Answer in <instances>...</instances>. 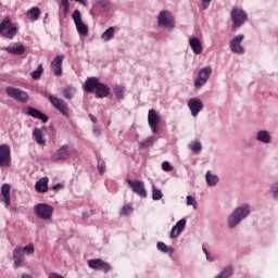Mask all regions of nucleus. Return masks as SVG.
I'll list each match as a JSON object with an SVG mask.
<instances>
[{"label": "nucleus", "instance_id": "c03bdc74", "mask_svg": "<svg viewBox=\"0 0 278 278\" xmlns=\"http://www.w3.org/2000/svg\"><path fill=\"white\" fill-rule=\"evenodd\" d=\"M98 169L100 175H103L105 173V162H98Z\"/></svg>", "mask_w": 278, "mask_h": 278}, {"label": "nucleus", "instance_id": "f03ea898", "mask_svg": "<svg viewBox=\"0 0 278 278\" xmlns=\"http://www.w3.org/2000/svg\"><path fill=\"white\" fill-rule=\"evenodd\" d=\"M23 253H26V255H34V243H29L24 248L16 247V249L13 251L14 268H20V266H23V260H25Z\"/></svg>", "mask_w": 278, "mask_h": 278}, {"label": "nucleus", "instance_id": "a18cd8bd", "mask_svg": "<svg viewBox=\"0 0 278 278\" xmlns=\"http://www.w3.org/2000/svg\"><path fill=\"white\" fill-rule=\"evenodd\" d=\"M211 3H212V0H202L203 10H207V8H210Z\"/></svg>", "mask_w": 278, "mask_h": 278}, {"label": "nucleus", "instance_id": "9d476101", "mask_svg": "<svg viewBox=\"0 0 278 278\" xmlns=\"http://www.w3.org/2000/svg\"><path fill=\"white\" fill-rule=\"evenodd\" d=\"M72 18L76 25L79 36H88V25L81 21V12L79 10H75L72 14Z\"/></svg>", "mask_w": 278, "mask_h": 278}, {"label": "nucleus", "instance_id": "f8f14e48", "mask_svg": "<svg viewBox=\"0 0 278 278\" xmlns=\"http://www.w3.org/2000/svg\"><path fill=\"white\" fill-rule=\"evenodd\" d=\"M210 75H212V67H204L199 71L198 78L194 80L195 88H201L207 84V79H210Z\"/></svg>", "mask_w": 278, "mask_h": 278}, {"label": "nucleus", "instance_id": "79ce46f5", "mask_svg": "<svg viewBox=\"0 0 278 278\" xmlns=\"http://www.w3.org/2000/svg\"><path fill=\"white\" fill-rule=\"evenodd\" d=\"M156 248L159 251H162V253H168V245H166L164 242H159Z\"/></svg>", "mask_w": 278, "mask_h": 278}, {"label": "nucleus", "instance_id": "423d86ee", "mask_svg": "<svg viewBox=\"0 0 278 278\" xmlns=\"http://www.w3.org/2000/svg\"><path fill=\"white\" fill-rule=\"evenodd\" d=\"M49 101L51 105L54 106V110H58L60 114H62L63 116H68V114H71V109H68V103H66V101H64L63 99H60L54 96H49Z\"/></svg>", "mask_w": 278, "mask_h": 278}, {"label": "nucleus", "instance_id": "5fc2aeb1", "mask_svg": "<svg viewBox=\"0 0 278 278\" xmlns=\"http://www.w3.org/2000/svg\"><path fill=\"white\" fill-rule=\"evenodd\" d=\"M49 16V13H46V18Z\"/></svg>", "mask_w": 278, "mask_h": 278}, {"label": "nucleus", "instance_id": "dca6fc26", "mask_svg": "<svg viewBox=\"0 0 278 278\" xmlns=\"http://www.w3.org/2000/svg\"><path fill=\"white\" fill-rule=\"evenodd\" d=\"M188 108L191 112V116H199V112L203 110V101L198 98L190 99L188 101Z\"/></svg>", "mask_w": 278, "mask_h": 278}, {"label": "nucleus", "instance_id": "0eeeda50", "mask_svg": "<svg viewBox=\"0 0 278 278\" xmlns=\"http://www.w3.org/2000/svg\"><path fill=\"white\" fill-rule=\"evenodd\" d=\"M160 27H167V29L175 28V17L168 11H161L157 17Z\"/></svg>", "mask_w": 278, "mask_h": 278}, {"label": "nucleus", "instance_id": "7c9ffc66", "mask_svg": "<svg viewBox=\"0 0 278 278\" xmlns=\"http://www.w3.org/2000/svg\"><path fill=\"white\" fill-rule=\"evenodd\" d=\"M205 179H206V184L207 186H216V184H218V176L212 174V172H206V176H205Z\"/></svg>", "mask_w": 278, "mask_h": 278}, {"label": "nucleus", "instance_id": "e433bc0d", "mask_svg": "<svg viewBox=\"0 0 278 278\" xmlns=\"http://www.w3.org/2000/svg\"><path fill=\"white\" fill-rule=\"evenodd\" d=\"M164 197V193H162V190L157 189L155 185L152 186V199L153 201H160Z\"/></svg>", "mask_w": 278, "mask_h": 278}, {"label": "nucleus", "instance_id": "6ab92c4d", "mask_svg": "<svg viewBox=\"0 0 278 278\" xmlns=\"http://www.w3.org/2000/svg\"><path fill=\"white\" fill-rule=\"evenodd\" d=\"M100 81L97 77H89L86 79L84 84V90L85 92H94L99 86Z\"/></svg>", "mask_w": 278, "mask_h": 278}, {"label": "nucleus", "instance_id": "c85d7f7f", "mask_svg": "<svg viewBox=\"0 0 278 278\" xmlns=\"http://www.w3.org/2000/svg\"><path fill=\"white\" fill-rule=\"evenodd\" d=\"M18 34V27L11 26L7 31L2 33L3 38H8L9 40H13V38Z\"/></svg>", "mask_w": 278, "mask_h": 278}, {"label": "nucleus", "instance_id": "393cba45", "mask_svg": "<svg viewBox=\"0 0 278 278\" xmlns=\"http://www.w3.org/2000/svg\"><path fill=\"white\" fill-rule=\"evenodd\" d=\"M33 138H35V141L37 144H47V139H45V134L42 132V129L40 128H35L33 130Z\"/></svg>", "mask_w": 278, "mask_h": 278}, {"label": "nucleus", "instance_id": "ddd939ff", "mask_svg": "<svg viewBox=\"0 0 278 278\" xmlns=\"http://www.w3.org/2000/svg\"><path fill=\"white\" fill-rule=\"evenodd\" d=\"M71 157V148L65 144L62 146L54 154L51 155L52 162L65 161Z\"/></svg>", "mask_w": 278, "mask_h": 278}, {"label": "nucleus", "instance_id": "a878e982", "mask_svg": "<svg viewBox=\"0 0 278 278\" xmlns=\"http://www.w3.org/2000/svg\"><path fill=\"white\" fill-rule=\"evenodd\" d=\"M26 16L29 21H38V18H40V9L38 7H33L26 12Z\"/></svg>", "mask_w": 278, "mask_h": 278}, {"label": "nucleus", "instance_id": "6e6552de", "mask_svg": "<svg viewBox=\"0 0 278 278\" xmlns=\"http://www.w3.org/2000/svg\"><path fill=\"white\" fill-rule=\"evenodd\" d=\"M5 92L8 97H11V99L18 101L20 103H27V99H29V96H27V92L18 88L7 87Z\"/></svg>", "mask_w": 278, "mask_h": 278}, {"label": "nucleus", "instance_id": "f704fd0d", "mask_svg": "<svg viewBox=\"0 0 278 278\" xmlns=\"http://www.w3.org/2000/svg\"><path fill=\"white\" fill-rule=\"evenodd\" d=\"M12 27V21H10L9 17H5L1 23H0V34H4L5 29H10Z\"/></svg>", "mask_w": 278, "mask_h": 278}, {"label": "nucleus", "instance_id": "603ef678", "mask_svg": "<svg viewBox=\"0 0 278 278\" xmlns=\"http://www.w3.org/2000/svg\"><path fill=\"white\" fill-rule=\"evenodd\" d=\"M98 3L100 5H108V1L106 0H98Z\"/></svg>", "mask_w": 278, "mask_h": 278}, {"label": "nucleus", "instance_id": "b1692460", "mask_svg": "<svg viewBox=\"0 0 278 278\" xmlns=\"http://www.w3.org/2000/svg\"><path fill=\"white\" fill-rule=\"evenodd\" d=\"M189 45L195 55H201V53H203V45H201V40H199V38L193 37L189 39Z\"/></svg>", "mask_w": 278, "mask_h": 278}, {"label": "nucleus", "instance_id": "4c0bfd02", "mask_svg": "<svg viewBox=\"0 0 278 278\" xmlns=\"http://www.w3.org/2000/svg\"><path fill=\"white\" fill-rule=\"evenodd\" d=\"M60 8H63L64 16H67L71 10V3L68 2V0H61Z\"/></svg>", "mask_w": 278, "mask_h": 278}, {"label": "nucleus", "instance_id": "4be33fe9", "mask_svg": "<svg viewBox=\"0 0 278 278\" xmlns=\"http://www.w3.org/2000/svg\"><path fill=\"white\" fill-rule=\"evenodd\" d=\"M35 189L37 192L40 194H45L46 192H49V178L48 177H42L40 178L36 185Z\"/></svg>", "mask_w": 278, "mask_h": 278}, {"label": "nucleus", "instance_id": "bb28decb", "mask_svg": "<svg viewBox=\"0 0 278 278\" xmlns=\"http://www.w3.org/2000/svg\"><path fill=\"white\" fill-rule=\"evenodd\" d=\"M5 51L8 53H11L12 55H23V53H25V46L20 45V46L8 47Z\"/></svg>", "mask_w": 278, "mask_h": 278}, {"label": "nucleus", "instance_id": "2eb2a0df", "mask_svg": "<svg viewBox=\"0 0 278 278\" xmlns=\"http://www.w3.org/2000/svg\"><path fill=\"white\" fill-rule=\"evenodd\" d=\"M244 40V35H237L230 40L229 47L232 53H244V47H242V41Z\"/></svg>", "mask_w": 278, "mask_h": 278}, {"label": "nucleus", "instance_id": "3c124183", "mask_svg": "<svg viewBox=\"0 0 278 278\" xmlns=\"http://www.w3.org/2000/svg\"><path fill=\"white\" fill-rule=\"evenodd\" d=\"M93 134H96V136H101V129L93 128Z\"/></svg>", "mask_w": 278, "mask_h": 278}, {"label": "nucleus", "instance_id": "5701e85b", "mask_svg": "<svg viewBox=\"0 0 278 278\" xmlns=\"http://www.w3.org/2000/svg\"><path fill=\"white\" fill-rule=\"evenodd\" d=\"M186 229V219H180L170 230V238H179V233Z\"/></svg>", "mask_w": 278, "mask_h": 278}, {"label": "nucleus", "instance_id": "2f4dec72", "mask_svg": "<svg viewBox=\"0 0 278 278\" xmlns=\"http://www.w3.org/2000/svg\"><path fill=\"white\" fill-rule=\"evenodd\" d=\"M233 275V267H225L215 278H229Z\"/></svg>", "mask_w": 278, "mask_h": 278}, {"label": "nucleus", "instance_id": "37998d69", "mask_svg": "<svg viewBox=\"0 0 278 278\" xmlns=\"http://www.w3.org/2000/svg\"><path fill=\"white\" fill-rule=\"evenodd\" d=\"M187 205H193L194 208H197V200L192 195L187 197Z\"/></svg>", "mask_w": 278, "mask_h": 278}, {"label": "nucleus", "instance_id": "8fccbe9b", "mask_svg": "<svg viewBox=\"0 0 278 278\" xmlns=\"http://www.w3.org/2000/svg\"><path fill=\"white\" fill-rule=\"evenodd\" d=\"M60 188H64L62 184H56L52 187V190H60Z\"/></svg>", "mask_w": 278, "mask_h": 278}, {"label": "nucleus", "instance_id": "4468645a", "mask_svg": "<svg viewBox=\"0 0 278 278\" xmlns=\"http://www.w3.org/2000/svg\"><path fill=\"white\" fill-rule=\"evenodd\" d=\"M148 123L152 134H157V127L160 126V115L155 110L151 109L148 112Z\"/></svg>", "mask_w": 278, "mask_h": 278}, {"label": "nucleus", "instance_id": "c9c22d12", "mask_svg": "<svg viewBox=\"0 0 278 278\" xmlns=\"http://www.w3.org/2000/svg\"><path fill=\"white\" fill-rule=\"evenodd\" d=\"M42 73H45V68L42 67V64H39L37 70L30 73V77L31 79H40Z\"/></svg>", "mask_w": 278, "mask_h": 278}, {"label": "nucleus", "instance_id": "864d4df0", "mask_svg": "<svg viewBox=\"0 0 278 278\" xmlns=\"http://www.w3.org/2000/svg\"><path fill=\"white\" fill-rule=\"evenodd\" d=\"M89 118L91 123H97V117H94L93 115H89Z\"/></svg>", "mask_w": 278, "mask_h": 278}, {"label": "nucleus", "instance_id": "cd10ccee", "mask_svg": "<svg viewBox=\"0 0 278 278\" xmlns=\"http://www.w3.org/2000/svg\"><path fill=\"white\" fill-rule=\"evenodd\" d=\"M257 140L258 142H263V144H269L271 140L270 134L267 130H261L257 132Z\"/></svg>", "mask_w": 278, "mask_h": 278}, {"label": "nucleus", "instance_id": "72a5a7b5", "mask_svg": "<svg viewBox=\"0 0 278 278\" xmlns=\"http://www.w3.org/2000/svg\"><path fill=\"white\" fill-rule=\"evenodd\" d=\"M77 92V90L75 89V87H67L63 90V97L65 99H73V97H75V93Z\"/></svg>", "mask_w": 278, "mask_h": 278}, {"label": "nucleus", "instance_id": "7ed1b4c3", "mask_svg": "<svg viewBox=\"0 0 278 278\" xmlns=\"http://www.w3.org/2000/svg\"><path fill=\"white\" fill-rule=\"evenodd\" d=\"M230 17L232 21V29H238V27H242L243 23H247L249 15L244 10L233 7L230 13Z\"/></svg>", "mask_w": 278, "mask_h": 278}, {"label": "nucleus", "instance_id": "f257e3e1", "mask_svg": "<svg viewBox=\"0 0 278 278\" xmlns=\"http://www.w3.org/2000/svg\"><path fill=\"white\" fill-rule=\"evenodd\" d=\"M251 214V208L248 204H243L239 206L228 218V227L233 229V227L238 226L243 218H247L248 215Z\"/></svg>", "mask_w": 278, "mask_h": 278}, {"label": "nucleus", "instance_id": "473e14b6", "mask_svg": "<svg viewBox=\"0 0 278 278\" xmlns=\"http://www.w3.org/2000/svg\"><path fill=\"white\" fill-rule=\"evenodd\" d=\"M102 40L104 42H110L114 38V27H109L102 35H101Z\"/></svg>", "mask_w": 278, "mask_h": 278}, {"label": "nucleus", "instance_id": "a19ab883", "mask_svg": "<svg viewBox=\"0 0 278 278\" xmlns=\"http://www.w3.org/2000/svg\"><path fill=\"white\" fill-rule=\"evenodd\" d=\"M132 212H134V210L131 208V206L124 205L121 211V216H129V214H131Z\"/></svg>", "mask_w": 278, "mask_h": 278}, {"label": "nucleus", "instance_id": "58836bf2", "mask_svg": "<svg viewBox=\"0 0 278 278\" xmlns=\"http://www.w3.org/2000/svg\"><path fill=\"white\" fill-rule=\"evenodd\" d=\"M189 148L194 153H199V151H201V149H203V147L201 146V142H199V141H194V142L190 143Z\"/></svg>", "mask_w": 278, "mask_h": 278}, {"label": "nucleus", "instance_id": "a211bd4d", "mask_svg": "<svg viewBox=\"0 0 278 278\" xmlns=\"http://www.w3.org/2000/svg\"><path fill=\"white\" fill-rule=\"evenodd\" d=\"M64 62V55H56L51 62V68L55 77H62V64Z\"/></svg>", "mask_w": 278, "mask_h": 278}, {"label": "nucleus", "instance_id": "39448f33", "mask_svg": "<svg viewBox=\"0 0 278 278\" xmlns=\"http://www.w3.org/2000/svg\"><path fill=\"white\" fill-rule=\"evenodd\" d=\"M12 164V150L7 143L0 144V167L10 168Z\"/></svg>", "mask_w": 278, "mask_h": 278}, {"label": "nucleus", "instance_id": "9b49d317", "mask_svg": "<svg viewBox=\"0 0 278 278\" xmlns=\"http://www.w3.org/2000/svg\"><path fill=\"white\" fill-rule=\"evenodd\" d=\"M126 181L135 194H138L141 199H147V189L144 188V182L142 180L127 179Z\"/></svg>", "mask_w": 278, "mask_h": 278}, {"label": "nucleus", "instance_id": "20e7f679", "mask_svg": "<svg viewBox=\"0 0 278 278\" xmlns=\"http://www.w3.org/2000/svg\"><path fill=\"white\" fill-rule=\"evenodd\" d=\"M34 213L41 220H51L53 218V206L47 203H39L34 206Z\"/></svg>", "mask_w": 278, "mask_h": 278}, {"label": "nucleus", "instance_id": "aec40b11", "mask_svg": "<svg viewBox=\"0 0 278 278\" xmlns=\"http://www.w3.org/2000/svg\"><path fill=\"white\" fill-rule=\"evenodd\" d=\"M111 89L108 85L103 83H99L96 89L97 99H105V97H110Z\"/></svg>", "mask_w": 278, "mask_h": 278}, {"label": "nucleus", "instance_id": "de8ad7c7", "mask_svg": "<svg viewBox=\"0 0 278 278\" xmlns=\"http://www.w3.org/2000/svg\"><path fill=\"white\" fill-rule=\"evenodd\" d=\"M271 192L274 193L275 197H278V182L273 185Z\"/></svg>", "mask_w": 278, "mask_h": 278}, {"label": "nucleus", "instance_id": "c756f323", "mask_svg": "<svg viewBox=\"0 0 278 278\" xmlns=\"http://www.w3.org/2000/svg\"><path fill=\"white\" fill-rule=\"evenodd\" d=\"M113 90L118 101H123L125 99V87L116 85Z\"/></svg>", "mask_w": 278, "mask_h": 278}, {"label": "nucleus", "instance_id": "f3484780", "mask_svg": "<svg viewBox=\"0 0 278 278\" xmlns=\"http://www.w3.org/2000/svg\"><path fill=\"white\" fill-rule=\"evenodd\" d=\"M10 184H3L1 187L0 201H2L5 207H10V203H12V195L10 194Z\"/></svg>", "mask_w": 278, "mask_h": 278}, {"label": "nucleus", "instance_id": "49530a36", "mask_svg": "<svg viewBox=\"0 0 278 278\" xmlns=\"http://www.w3.org/2000/svg\"><path fill=\"white\" fill-rule=\"evenodd\" d=\"M149 143H152L151 138H150V139H147V140H144V141H141V142H140V147H141L142 149H144V148L149 147Z\"/></svg>", "mask_w": 278, "mask_h": 278}, {"label": "nucleus", "instance_id": "09e8293b", "mask_svg": "<svg viewBox=\"0 0 278 278\" xmlns=\"http://www.w3.org/2000/svg\"><path fill=\"white\" fill-rule=\"evenodd\" d=\"M203 251H204V253H205V255H206V260H207L208 262H214V258H211V257H210V252H207V250H206L205 248H203Z\"/></svg>", "mask_w": 278, "mask_h": 278}, {"label": "nucleus", "instance_id": "ea45409f", "mask_svg": "<svg viewBox=\"0 0 278 278\" xmlns=\"http://www.w3.org/2000/svg\"><path fill=\"white\" fill-rule=\"evenodd\" d=\"M162 169L165 173H170V172L175 170V167L173 165H170V163L168 161H164L162 163Z\"/></svg>", "mask_w": 278, "mask_h": 278}, {"label": "nucleus", "instance_id": "1a4fd4ad", "mask_svg": "<svg viewBox=\"0 0 278 278\" xmlns=\"http://www.w3.org/2000/svg\"><path fill=\"white\" fill-rule=\"evenodd\" d=\"M87 264L92 270H102V273H110L112 270V265L101 258L89 260Z\"/></svg>", "mask_w": 278, "mask_h": 278}, {"label": "nucleus", "instance_id": "412c9836", "mask_svg": "<svg viewBox=\"0 0 278 278\" xmlns=\"http://www.w3.org/2000/svg\"><path fill=\"white\" fill-rule=\"evenodd\" d=\"M28 116H31L33 118H37L38 121L42 123H49V117L45 115L42 112L38 111V109L35 108H28L27 110Z\"/></svg>", "mask_w": 278, "mask_h": 278}]
</instances>
